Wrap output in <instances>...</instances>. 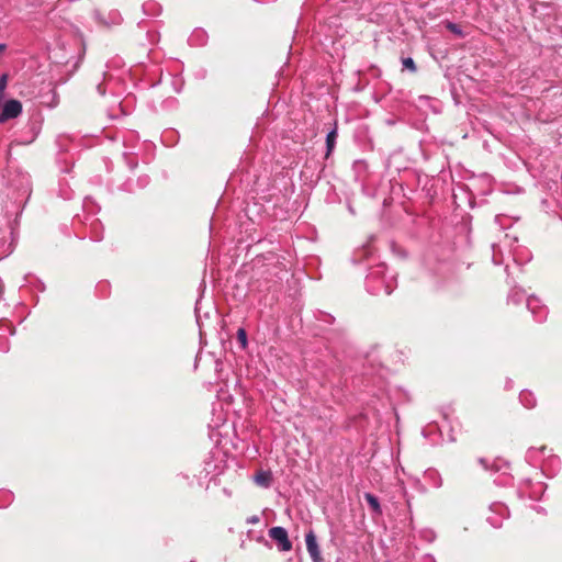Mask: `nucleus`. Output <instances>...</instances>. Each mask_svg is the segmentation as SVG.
Returning a JSON list of instances; mask_svg holds the SVG:
<instances>
[{
  "mask_svg": "<svg viewBox=\"0 0 562 562\" xmlns=\"http://www.w3.org/2000/svg\"><path fill=\"white\" fill-rule=\"evenodd\" d=\"M386 266L384 263H378L372 267L367 276L366 285L367 290L374 295L384 292L391 294L395 288V278L386 277Z\"/></svg>",
  "mask_w": 562,
  "mask_h": 562,
  "instance_id": "nucleus-1",
  "label": "nucleus"
},
{
  "mask_svg": "<svg viewBox=\"0 0 562 562\" xmlns=\"http://www.w3.org/2000/svg\"><path fill=\"white\" fill-rule=\"evenodd\" d=\"M363 496H364L366 502L370 506L371 512L376 516L382 515V507H381L379 498L369 492L364 493Z\"/></svg>",
  "mask_w": 562,
  "mask_h": 562,
  "instance_id": "nucleus-8",
  "label": "nucleus"
},
{
  "mask_svg": "<svg viewBox=\"0 0 562 562\" xmlns=\"http://www.w3.org/2000/svg\"><path fill=\"white\" fill-rule=\"evenodd\" d=\"M546 450L547 448L546 447H541L539 449H536V448H530L527 453H526V460L530 463V464H533L536 465L539 460H538V454H542L544 456L546 453Z\"/></svg>",
  "mask_w": 562,
  "mask_h": 562,
  "instance_id": "nucleus-10",
  "label": "nucleus"
},
{
  "mask_svg": "<svg viewBox=\"0 0 562 562\" xmlns=\"http://www.w3.org/2000/svg\"><path fill=\"white\" fill-rule=\"evenodd\" d=\"M402 64L403 68L408 69L411 72H415L417 70L415 61L412 57L403 58Z\"/></svg>",
  "mask_w": 562,
  "mask_h": 562,
  "instance_id": "nucleus-17",
  "label": "nucleus"
},
{
  "mask_svg": "<svg viewBox=\"0 0 562 562\" xmlns=\"http://www.w3.org/2000/svg\"><path fill=\"white\" fill-rule=\"evenodd\" d=\"M255 482L263 487H269L271 483V473L261 471L255 475Z\"/></svg>",
  "mask_w": 562,
  "mask_h": 562,
  "instance_id": "nucleus-11",
  "label": "nucleus"
},
{
  "mask_svg": "<svg viewBox=\"0 0 562 562\" xmlns=\"http://www.w3.org/2000/svg\"><path fill=\"white\" fill-rule=\"evenodd\" d=\"M12 494L8 491H2L0 492V507H5L7 504H9L10 502H12Z\"/></svg>",
  "mask_w": 562,
  "mask_h": 562,
  "instance_id": "nucleus-16",
  "label": "nucleus"
},
{
  "mask_svg": "<svg viewBox=\"0 0 562 562\" xmlns=\"http://www.w3.org/2000/svg\"><path fill=\"white\" fill-rule=\"evenodd\" d=\"M480 463L485 465V460L484 459H480Z\"/></svg>",
  "mask_w": 562,
  "mask_h": 562,
  "instance_id": "nucleus-26",
  "label": "nucleus"
},
{
  "mask_svg": "<svg viewBox=\"0 0 562 562\" xmlns=\"http://www.w3.org/2000/svg\"><path fill=\"white\" fill-rule=\"evenodd\" d=\"M525 299V292L522 290L513 289L508 294V302L513 304H519Z\"/></svg>",
  "mask_w": 562,
  "mask_h": 562,
  "instance_id": "nucleus-14",
  "label": "nucleus"
},
{
  "mask_svg": "<svg viewBox=\"0 0 562 562\" xmlns=\"http://www.w3.org/2000/svg\"><path fill=\"white\" fill-rule=\"evenodd\" d=\"M102 238H103V235H102V234H99V233H95V234L91 237V239H92V240H94V241H100V240H102Z\"/></svg>",
  "mask_w": 562,
  "mask_h": 562,
  "instance_id": "nucleus-23",
  "label": "nucleus"
},
{
  "mask_svg": "<svg viewBox=\"0 0 562 562\" xmlns=\"http://www.w3.org/2000/svg\"><path fill=\"white\" fill-rule=\"evenodd\" d=\"M519 401L526 408H533L537 404L536 396L528 390L520 392Z\"/></svg>",
  "mask_w": 562,
  "mask_h": 562,
  "instance_id": "nucleus-9",
  "label": "nucleus"
},
{
  "mask_svg": "<svg viewBox=\"0 0 562 562\" xmlns=\"http://www.w3.org/2000/svg\"><path fill=\"white\" fill-rule=\"evenodd\" d=\"M337 139V128H333L330 132L326 135V150L327 156L333 151L336 145Z\"/></svg>",
  "mask_w": 562,
  "mask_h": 562,
  "instance_id": "nucleus-12",
  "label": "nucleus"
},
{
  "mask_svg": "<svg viewBox=\"0 0 562 562\" xmlns=\"http://www.w3.org/2000/svg\"><path fill=\"white\" fill-rule=\"evenodd\" d=\"M7 87V75L0 77V98H3V92Z\"/></svg>",
  "mask_w": 562,
  "mask_h": 562,
  "instance_id": "nucleus-21",
  "label": "nucleus"
},
{
  "mask_svg": "<svg viewBox=\"0 0 562 562\" xmlns=\"http://www.w3.org/2000/svg\"><path fill=\"white\" fill-rule=\"evenodd\" d=\"M512 384H513V381H512V380H508V381L506 382V387H507V389L512 387Z\"/></svg>",
  "mask_w": 562,
  "mask_h": 562,
  "instance_id": "nucleus-24",
  "label": "nucleus"
},
{
  "mask_svg": "<svg viewBox=\"0 0 562 562\" xmlns=\"http://www.w3.org/2000/svg\"><path fill=\"white\" fill-rule=\"evenodd\" d=\"M372 252H373L372 246L371 245H366V246H363L362 249L357 250L355 252V259L353 260L356 262H359V261H362L364 259H368L372 255Z\"/></svg>",
  "mask_w": 562,
  "mask_h": 562,
  "instance_id": "nucleus-13",
  "label": "nucleus"
},
{
  "mask_svg": "<svg viewBox=\"0 0 562 562\" xmlns=\"http://www.w3.org/2000/svg\"><path fill=\"white\" fill-rule=\"evenodd\" d=\"M305 543H306V549H307V552H308L312 561L313 562H324L319 546L317 543L316 535L312 529H310L308 532H306V535H305Z\"/></svg>",
  "mask_w": 562,
  "mask_h": 562,
  "instance_id": "nucleus-6",
  "label": "nucleus"
},
{
  "mask_svg": "<svg viewBox=\"0 0 562 562\" xmlns=\"http://www.w3.org/2000/svg\"><path fill=\"white\" fill-rule=\"evenodd\" d=\"M278 269H279V268L273 267L274 273H278V271H277Z\"/></svg>",
  "mask_w": 562,
  "mask_h": 562,
  "instance_id": "nucleus-27",
  "label": "nucleus"
},
{
  "mask_svg": "<svg viewBox=\"0 0 562 562\" xmlns=\"http://www.w3.org/2000/svg\"><path fill=\"white\" fill-rule=\"evenodd\" d=\"M237 340L240 344L243 349H245L247 347L248 340H247V333H246L245 328L240 327L237 330Z\"/></svg>",
  "mask_w": 562,
  "mask_h": 562,
  "instance_id": "nucleus-15",
  "label": "nucleus"
},
{
  "mask_svg": "<svg viewBox=\"0 0 562 562\" xmlns=\"http://www.w3.org/2000/svg\"><path fill=\"white\" fill-rule=\"evenodd\" d=\"M259 520H260V519H259V516H257V515H252V516H250V517H248V518L246 519V522H247V524H249V525H256V524H258V522H259Z\"/></svg>",
  "mask_w": 562,
  "mask_h": 562,
  "instance_id": "nucleus-22",
  "label": "nucleus"
},
{
  "mask_svg": "<svg viewBox=\"0 0 562 562\" xmlns=\"http://www.w3.org/2000/svg\"><path fill=\"white\" fill-rule=\"evenodd\" d=\"M31 131H32V136L30 137L29 140L25 142L26 144L32 143L40 133V128L35 122L31 123Z\"/></svg>",
  "mask_w": 562,
  "mask_h": 562,
  "instance_id": "nucleus-19",
  "label": "nucleus"
},
{
  "mask_svg": "<svg viewBox=\"0 0 562 562\" xmlns=\"http://www.w3.org/2000/svg\"><path fill=\"white\" fill-rule=\"evenodd\" d=\"M23 110L22 103L19 100L10 99L4 102L2 111L0 113V124L16 119L19 115H21Z\"/></svg>",
  "mask_w": 562,
  "mask_h": 562,
  "instance_id": "nucleus-4",
  "label": "nucleus"
},
{
  "mask_svg": "<svg viewBox=\"0 0 562 562\" xmlns=\"http://www.w3.org/2000/svg\"><path fill=\"white\" fill-rule=\"evenodd\" d=\"M269 537L276 541L280 551L286 552L292 549V542L285 528L277 526L269 529Z\"/></svg>",
  "mask_w": 562,
  "mask_h": 562,
  "instance_id": "nucleus-3",
  "label": "nucleus"
},
{
  "mask_svg": "<svg viewBox=\"0 0 562 562\" xmlns=\"http://www.w3.org/2000/svg\"><path fill=\"white\" fill-rule=\"evenodd\" d=\"M5 44H0V54L5 49Z\"/></svg>",
  "mask_w": 562,
  "mask_h": 562,
  "instance_id": "nucleus-25",
  "label": "nucleus"
},
{
  "mask_svg": "<svg viewBox=\"0 0 562 562\" xmlns=\"http://www.w3.org/2000/svg\"><path fill=\"white\" fill-rule=\"evenodd\" d=\"M527 308L530 311V313L533 315V318L538 323H542L547 319L548 316V308L546 305L541 303V301L535 296L531 295L526 300Z\"/></svg>",
  "mask_w": 562,
  "mask_h": 562,
  "instance_id": "nucleus-5",
  "label": "nucleus"
},
{
  "mask_svg": "<svg viewBox=\"0 0 562 562\" xmlns=\"http://www.w3.org/2000/svg\"><path fill=\"white\" fill-rule=\"evenodd\" d=\"M508 515L507 506L501 502H495L490 506V515L486 517V520L492 527L499 528Z\"/></svg>",
  "mask_w": 562,
  "mask_h": 562,
  "instance_id": "nucleus-2",
  "label": "nucleus"
},
{
  "mask_svg": "<svg viewBox=\"0 0 562 562\" xmlns=\"http://www.w3.org/2000/svg\"><path fill=\"white\" fill-rule=\"evenodd\" d=\"M492 249H493V257H492V260L495 265H501L502 263V258H499L498 256V246L496 244H493L492 245Z\"/></svg>",
  "mask_w": 562,
  "mask_h": 562,
  "instance_id": "nucleus-20",
  "label": "nucleus"
},
{
  "mask_svg": "<svg viewBox=\"0 0 562 562\" xmlns=\"http://www.w3.org/2000/svg\"><path fill=\"white\" fill-rule=\"evenodd\" d=\"M191 46H203L207 42V33L202 29H195L188 38Z\"/></svg>",
  "mask_w": 562,
  "mask_h": 562,
  "instance_id": "nucleus-7",
  "label": "nucleus"
},
{
  "mask_svg": "<svg viewBox=\"0 0 562 562\" xmlns=\"http://www.w3.org/2000/svg\"><path fill=\"white\" fill-rule=\"evenodd\" d=\"M447 29H448L450 32H452L453 34H456V35H458V36H460V37H462V36H463V32H462L461 27H460L458 24H456V23L449 22V23L447 24Z\"/></svg>",
  "mask_w": 562,
  "mask_h": 562,
  "instance_id": "nucleus-18",
  "label": "nucleus"
}]
</instances>
